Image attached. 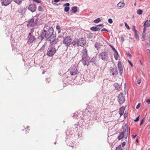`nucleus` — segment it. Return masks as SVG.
Wrapping results in <instances>:
<instances>
[{"instance_id":"obj_1","label":"nucleus","mask_w":150,"mask_h":150,"mask_svg":"<svg viewBox=\"0 0 150 150\" xmlns=\"http://www.w3.org/2000/svg\"><path fill=\"white\" fill-rule=\"evenodd\" d=\"M53 29L52 28H50L47 30H42L40 35L41 40H42L44 38H49L53 35Z\"/></svg>"},{"instance_id":"obj_2","label":"nucleus","mask_w":150,"mask_h":150,"mask_svg":"<svg viewBox=\"0 0 150 150\" xmlns=\"http://www.w3.org/2000/svg\"><path fill=\"white\" fill-rule=\"evenodd\" d=\"M82 57V62L84 65H87L88 63L89 57L87 56V51L86 49L82 50L81 52Z\"/></svg>"},{"instance_id":"obj_3","label":"nucleus","mask_w":150,"mask_h":150,"mask_svg":"<svg viewBox=\"0 0 150 150\" xmlns=\"http://www.w3.org/2000/svg\"><path fill=\"white\" fill-rule=\"evenodd\" d=\"M48 41L50 44V46L52 47H53V46H54L55 45H56L58 42L57 39L56 38V36L54 34H53L52 37L51 36L49 38Z\"/></svg>"},{"instance_id":"obj_4","label":"nucleus","mask_w":150,"mask_h":150,"mask_svg":"<svg viewBox=\"0 0 150 150\" xmlns=\"http://www.w3.org/2000/svg\"><path fill=\"white\" fill-rule=\"evenodd\" d=\"M50 47L47 51V55L48 56L52 57L54 55L57 49H56L55 46L54 47L50 46Z\"/></svg>"},{"instance_id":"obj_5","label":"nucleus","mask_w":150,"mask_h":150,"mask_svg":"<svg viewBox=\"0 0 150 150\" xmlns=\"http://www.w3.org/2000/svg\"><path fill=\"white\" fill-rule=\"evenodd\" d=\"M99 57L104 61L108 60V56L106 52H103L100 53L99 54Z\"/></svg>"},{"instance_id":"obj_6","label":"nucleus","mask_w":150,"mask_h":150,"mask_svg":"<svg viewBox=\"0 0 150 150\" xmlns=\"http://www.w3.org/2000/svg\"><path fill=\"white\" fill-rule=\"evenodd\" d=\"M70 73L71 75H74L77 74L78 71L76 65H74L69 69Z\"/></svg>"},{"instance_id":"obj_7","label":"nucleus","mask_w":150,"mask_h":150,"mask_svg":"<svg viewBox=\"0 0 150 150\" xmlns=\"http://www.w3.org/2000/svg\"><path fill=\"white\" fill-rule=\"evenodd\" d=\"M71 39L70 37H66L63 41V43L66 46L68 47L70 45Z\"/></svg>"},{"instance_id":"obj_8","label":"nucleus","mask_w":150,"mask_h":150,"mask_svg":"<svg viewBox=\"0 0 150 150\" xmlns=\"http://www.w3.org/2000/svg\"><path fill=\"white\" fill-rule=\"evenodd\" d=\"M118 101L120 104H122L125 101V98L123 93H121L118 95Z\"/></svg>"},{"instance_id":"obj_9","label":"nucleus","mask_w":150,"mask_h":150,"mask_svg":"<svg viewBox=\"0 0 150 150\" xmlns=\"http://www.w3.org/2000/svg\"><path fill=\"white\" fill-rule=\"evenodd\" d=\"M110 73L113 77H115L118 74V71L116 68H112L110 69Z\"/></svg>"},{"instance_id":"obj_10","label":"nucleus","mask_w":150,"mask_h":150,"mask_svg":"<svg viewBox=\"0 0 150 150\" xmlns=\"http://www.w3.org/2000/svg\"><path fill=\"white\" fill-rule=\"evenodd\" d=\"M86 43V41L83 38H79L78 40V45L83 46L85 45Z\"/></svg>"},{"instance_id":"obj_11","label":"nucleus","mask_w":150,"mask_h":150,"mask_svg":"<svg viewBox=\"0 0 150 150\" xmlns=\"http://www.w3.org/2000/svg\"><path fill=\"white\" fill-rule=\"evenodd\" d=\"M28 38L29 39L28 41V43L29 44L32 43L35 39V38L31 35V33L29 34Z\"/></svg>"},{"instance_id":"obj_12","label":"nucleus","mask_w":150,"mask_h":150,"mask_svg":"<svg viewBox=\"0 0 150 150\" xmlns=\"http://www.w3.org/2000/svg\"><path fill=\"white\" fill-rule=\"evenodd\" d=\"M36 6L34 4H31L28 6V9L32 12H34L36 10Z\"/></svg>"},{"instance_id":"obj_13","label":"nucleus","mask_w":150,"mask_h":150,"mask_svg":"<svg viewBox=\"0 0 150 150\" xmlns=\"http://www.w3.org/2000/svg\"><path fill=\"white\" fill-rule=\"evenodd\" d=\"M2 6H6L9 5L11 3L10 0H1Z\"/></svg>"},{"instance_id":"obj_14","label":"nucleus","mask_w":150,"mask_h":150,"mask_svg":"<svg viewBox=\"0 0 150 150\" xmlns=\"http://www.w3.org/2000/svg\"><path fill=\"white\" fill-rule=\"evenodd\" d=\"M36 23L35 22L34 19H31L28 22L27 24L28 27L33 26L35 25Z\"/></svg>"},{"instance_id":"obj_15","label":"nucleus","mask_w":150,"mask_h":150,"mask_svg":"<svg viewBox=\"0 0 150 150\" xmlns=\"http://www.w3.org/2000/svg\"><path fill=\"white\" fill-rule=\"evenodd\" d=\"M127 130L128 131V129L127 128H126V129H125L124 131L121 132L120 133V135L118 136V139L119 140L122 139L124 137V134Z\"/></svg>"},{"instance_id":"obj_16","label":"nucleus","mask_w":150,"mask_h":150,"mask_svg":"<svg viewBox=\"0 0 150 150\" xmlns=\"http://www.w3.org/2000/svg\"><path fill=\"white\" fill-rule=\"evenodd\" d=\"M125 5V4L124 2H120L117 4V6L118 8H122Z\"/></svg>"},{"instance_id":"obj_17","label":"nucleus","mask_w":150,"mask_h":150,"mask_svg":"<svg viewBox=\"0 0 150 150\" xmlns=\"http://www.w3.org/2000/svg\"><path fill=\"white\" fill-rule=\"evenodd\" d=\"M125 110V108L124 107H121L120 108L119 113L121 116L124 113Z\"/></svg>"},{"instance_id":"obj_18","label":"nucleus","mask_w":150,"mask_h":150,"mask_svg":"<svg viewBox=\"0 0 150 150\" xmlns=\"http://www.w3.org/2000/svg\"><path fill=\"white\" fill-rule=\"evenodd\" d=\"M100 28H99V27H93L91 28L90 29L92 31H97L100 30Z\"/></svg>"},{"instance_id":"obj_19","label":"nucleus","mask_w":150,"mask_h":150,"mask_svg":"<svg viewBox=\"0 0 150 150\" xmlns=\"http://www.w3.org/2000/svg\"><path fill=\"white\" fill-rule=\"evenodd\" d=\"M26 11V10L24 8H21L20 10H18L19 13H21L22 15Z\"/></svg>"},{"instance_id":"obj_20","label":"nucleus","mask_w":150,"mask_h":150,"mask_svg":"<svg viewBox=\"0 0 150 150\" xmlns=\"http://www.w3.org/2000/svg\"><path fill=\"white\" fill-rule=\"evenodd\" d=\"M114 86L115 87L116 89L117 90L119 89L120 88V86L117 83H115L114 84Z\"/></svg>"},{"instance_id":"obj_21","label":"nucleus","mask_w":150,"mask_h":150,"mask_svg":"<svg viewBox=\"0 0 150 150\" xmlns=\"http://www.w3.org/2000/svg\"><path fill=\"white\" fill-rule=\"evenodd\" d=\"M114 56L115 59L116 60H117L118 58L119 55L117 51H115V52L114 54Z\"/></svg>"},{"instance_id":"obj_22","label":"nucleus","mask_w":150,"mask_h":150,"mask_svg":"<svg viewBox=\"0 0 150 150\" xmlns=\"http://www.w3.org/2000/svg\"><path fill=\"white\" fill-rule=\"evenodd\" d=\"M150 26V23L147 20L144 23V27H149Z\"/></svg>"},{"instance_id":"obj_23","label":"nucleus","mask_w":150,"mask_h":150,"mask_svg":"<svg viewBox=\"0 0 150 150\" xmlns=\"http://www.w3.org/2000/svg\"><path fill=\"white\" fill-rule=\"evenodd\" d=\"M78 40L76 39L74 40L72 42L73 45L74 46H76L77 45H78Z\"/></svg>"},{"instance_id":"obj_24","label":"nucleus","mask_w":150,"mask_h":150,"mask_svg":"<svg viewBox=\"0 0 150 150\" xmlns=\"http://www.w3.org/2000/svg\"><path fill=\"white\" fill-rule=\"evenodd\" d=\"M23 0H13L18 5H20L21 3Z\"/></svg>"},{"instance_id":"obj_25","label":"nucleus","mask_w":150,"mask_h":150,"mask_svg":"<svg viewBox=\"0 0 150 150\" xmlns=\"http://www.w3.org/2000/svg\"><path fill=\"white\" fill-rule=\"evenodd\" d=\"M77 7L74 6L71 8V11L75 13L77 11Z\"/></svg>"},{"instance_id":"obj_26","label":"nucleus","mask_w":150,"mask_h":150,"mask_svg":"<svg viewBox=\"0 0 150 150\" xmlns=\"http://www.w3.org/2000/svg\"><path fill=\"white\" fill-rule=\"evenodd\" d=\"M87 38L88 39H92L93 37V34L91 33H89L87 35Z\"/></svg>"},{"instance_id":"obj_27","label":"nucleus","mask_w":150,"mask_h":150,"mask_svg":"<svg viewBox=\"0 0 150 150\" xmlns=\"http://www.w3.org/2000/svg\"><path fill=\"white\" fill-rule=\"evenodd\" d=\"M100 21H101V20L100 19V18H97L95 20H94L93 21V22L95 23H97L100 22Z\"/></svg>"},{"instance_id":"obj_28","label":"nucleus","mask_w":150,"mask_h":150,"mask_svg":"<svg viewBox=\"0 0 150 150\" xmlns=\"http://www.w3.org/2000/svg\"><path fill=\"white\" fill-rule=\"evenodd\" d=\"M120 74V75H122V71H123V69L122 67H121L119 68H118Z\"/></svg>"},{"instance_id":"obj_29","label":"nucleus","mask_w":150,"mask_h":150,"mask_svg":"<svg viewBox=\"0 0 150 150\" xmlns=\"http://www.w3.org/2000/svg\"><path fill=\"white\" fill-rule=\"evenodd\" d=\"M95 46L97 49H99L100 48V44L96 42L95 44Z\"/></svg>"},{"instance_id":"obj_30","label":"nucleus","mask_w":150,"mask_h":150,"mask_svg":"<svg viewBox=\"0 0 150 150\" xmlns=\"http://www.w3.org/2000/svg\"><path fill=\"white\" fill-rule=\"evenodd\" d=\"M117 67L118 68L122 67L121 62L119 61L117 64Z\"/></svg>"},{"instance_id":"obj_31","label":"nucleus","mask_w":150,"mask_h":150,"mask_svg":"<svg viewBox=\"0 0 150 150\" xmlns=\"http://www.w3.org/2000/svg\"><path fill=\"white\" fill-rule=\"evenodd\" d=\"M115 150H122V148L121 145H120L118 147H117Z\"/></svg>"},{"instance_id":"obj_32","label":"nucleus","mask_w":150,"mask_h":150,"mask_svg":"<svg viewBox=\"0 0 150 150\" xmlns=\"http://www.w3.org/2000/svg\"><path fill=\"white\" fill-rule=\"evenodd\" d=\"M137 12L138 14L140 15L142 13V10L139 9L137 10Z\"/></svg>"},{"instance_id":"obj_33","label":"nucleus","mask_w":150,"mask_h":150,"mask_svg":"<svg viewBox=\"0 0 150 150\" xmlns=\"http://www.w3.org/2000/svg\"><path fill=\"white\" fill-rule=\"evenodd\" d=\"M69 9V7L68 6H66L64 8V10L66 12H68Z\"/></svg>"},{"instance_id":"obj_34","label":"nucleus","mask_w":150,"mask_h":150,"mask_svg":"<svg viewBox=\"0 0 150 150\" xmlns=\"http://www.w3.org/2000/svg\"><path fill=\"white\" fill-rule=\"evenodd\" d=\"M134 36L136 38V39L137 40H138L139 38V35L137 33L134 34Z\"/></svg>"},{"instance_id":"obj_35","label":"nucleus","mask_w":150,"mask_h":150,"mask_svg":"<svg viewBox=\"0 0 150 150\" xmlns=\"http://www.w3.org/2000/svg\"><path fill=\"white\" fill-rule=\"evenodd\" d=\"M125 27H126V28L128 30L129 29H130V28L129 27V26H128V25H127V23L126 22H125Z\"/></svg>"},{"instance_id":"obj_36","label":"nucleus","mask_w":150,"mask_h":150,"mask_svg":"<svg viewBox=\"0 0 150 150\" xmlns=\"http://www.w3.org/2000/svg\"><path fill=\"white\" fill-rule=\"evenodd\" d=\"M108 22L110 23H112L113 22L111 18H109L108 19Z\"/></svg>"},{"instance_id":"obj_37","label":"nucleus","mask_w":150,"mask_h":150,"mask_svg":"<svg viewBox=\"0 0 150 150\" xmlns=\"http://www.w3.org/2000/svg\"><path fill=\"white\" fill-rule=\"evenodd\" d=\"M45 46H46V45L45 44H44L40 49V50L41 51H43L44 50V49Z\"/></svg>"},{"instance_id":"obj_38","label":"nucleus","mask_w":150,"mask_h":150,"mask_svg":"<svg viewBox=\"0 0 150 150\" xmlns=\"http://www.w3.org/2000/svg\"><path fill=\"white\" fill-rule=\"evenodd\" d=\"M69 3H67L66 4H64L63 5V6H69Z\"/></svg>"},{"instance_id":"obj_39","label":"nucleus","mask_w":150,"mask_h":150,"mask_svg":"<svg viewBox=\"0 0 150 150\" xmlns=\"http://www.w3.org/2000/svg\"><path fill=\"white\" fill-rule=\"evenodd\" d=\"M38 10L39 11H42L43 10V8L41 6H39L38 7Z\"/></svg>"},{"instance_id":"obj_40","label":"nucleus","mask_w":150,"mask_h":150,"mask_svg":"<svg viewBox=\"0 0 150 150\" xmlns=\"http://www.w3.org/2000/svg\"><path fill=\"white\" fill-rule=\"evenodd\" d=\"M110 47H112V50H113L114 51H117V50H116L115 49L114 47L112 46V45H110Z\"/></svg>"},{"instance_id":"obj_41","label":"nucleus","mask_w":150,"mask_h":150,"mask_svg":"<svg viewBox=\"0 0 150 150\" xmlns=\"http://www.w3.org/2000/svg\"><path fill=\"white\" fill-rule=\"evenodd\" d=\"M105 31L108 32L109 31L107 29L105 28H104L101 30V31H102V32L103 31Z\"/></svg>"},{"instance_id":"obj_42","label":"nucleus","mask_w":150,"mask_h":150,"mask_svg":"<svg viewBox=\"0 0 150 150\" xmlns=\"http://www.w3.org/2000/svg\"><path fill=\"white\" fill-rule=\"evenodd\" d=\"M139 116L137 117L136 119L134 120V121L135 122H137L139 121Z\"/></svg>"},{"instance_id":"obj_43","label":"nucleus","mask_w":150,"mask_h":150,"mask_svg":"<svg viewBox=\"0 0 150 150\" xmlns=\"http://www.w3.org/2000/svg\"><path fill=\"white\" fill-rule=\"evenodd\" d=\"M34 1L37 2L38 3H40L41 2V1L40 0H33Z\"/></svg>"},{"instance_id":"obj_44","label":"nucleus","mask_w":150,"mask_h":150,"mask_svg":"<svg viewBox=\"0 0 150 150\" xmlns=\"http://www.w3.org/2000/svg\"><path fill=\"white\" fill-rule=\"evenodd\" d=\"M140 106V104L139 103L136 106V108L137 109H138Z\"/></svg>"},{"instance_id":"obj_45","label":"nucleus","mask_w":150,"mask_h":150,"mask_svg":"<svg viewBox=\"0 0 150 150\" xmlns=\"http://www.w3.org/2000/svg\"><path fill=\"white\" fill-rule=\"evenodd\" d=\"M96 59L95 58H92L91 60V61L93 62H94L95 61Z\"/></svg>"},{"instance_id":"obj_46","label":"nucleus","mask_w":150,"mask_h":150,"mask_svg":"<svg viewBox=\"0 0 150 150\" xmlns=\"http://www.w3.org/2000/svg\"><path fill=\"white\" fill-rule=\"evenodd\" d=\"M128 62L131 65L132 67L133 66V64L131 62H130L129 60H128Z\"/></svg>"},{"instance_id":"obj_47","label":"nucleus","mask_w":150,"mask_h":150,"mask_svg":"<svg viewBox=\"0 0 150 150\" xmlns=\"http://www.w3.org/2000/svg\"><path fill=\"white\" fill-rule=\"evenodd\" d=\"M126 142H123L122 143V146L123 147L124 146H125Z\"/></svg>"},{"instance_id":"obj_48","label":"nucleus","mask_w":150,"mask_h":150,"mask_svg":"<svg viewBox=\"0 0 150 150\" xmlns=\"http://www.w3.org/2000/svg\"><path fill=\"white\" fill-rule=\"evenodd\" d=\"M144 118H143L141 121L140 122V125H142V124H143V122L144 121Z\"/></svg>"},{"instance_id":"obj_49","label":"nucleus","mask_w":150,"mask_h":150,"mask_svg":"<svg viewBox=\"0 0 150 150\" xmlns=\"http://www.w3.org/2000/svg\"><path fill=\"white\" fill-rule=\"evenodd\" d=\"M56 28L57 30H59L60 29V27L59 25H57L56 26Z\"/></svg>"},{"instance_id":"obj_50","label":"nucleus","mask_w":150,"mask_h":150,"mask_svg":"<svg viewBox=\"0 0 150 150\" xmlns=\"http://www.w3.org/2000/svg\"><path fill=\"white\" fill-rule=\"evenodd\" d=\"M97 26H101L102 27H103L104 26V25L103 24H100V25H97Z\"/></svg>"},{"instance_id":"obj_51","label":"nucleus","mask_w":150,"mask_h":150,"mask_svg":"<svg viewBox=\"0 0 150 150\" xmlns=\"http://www.w3.org/2000/svg\"><path fill=\"white\" fill-rule=\"evenodd\" d=\"M132 29L133 31H134L136 29L135 28V26L133 25L132 26Z\"/></svg>"},{"instance_id":"obj_52","label":"nucleus","mask_w":150,"mask_h":150,"mask_svg":"<svg viewBox=\"0 0 150 150\" xmlns=\"http://www.w3.org/2000/svg\"><path fill=\"white\" fill-rule=\"evenodd\" d=\"M141 82V80H139V81H137V83L138 84H140Z\"/></svg>"},{"instance_id":"obj_53","label":"nucleus","mask_w":150,"mask_h":150,"mask_svg":"<svg viewBox=\"0 0 150 150\" xmlns=\"http://www.w3.org/2000/svg\"><path fill=\"white\" fill-rule=\"evenodd\" d=\"M146 102L148 104H149L150 103V99L147 100H146Z\"/></svg>"},{"instance_id":"obj_54","label":"nucleus","mask_w":150,"mask_h":150,"mask_svg":"<svg viewBox=\"0 0 150 150\" xmlns=\"http://www.w3.org/2000/svg\"><path fill=\"white\" fill-rule=\"evenodd\" d=\"M121 40L122 42H123L124 41V39L123 37H122L121 38Z\"/></svg>"},{"instance_id":"obj_55","label":"nucleus","mask_w":150,"mask_h":150,"mask_svg":"<svg viewBox=\"0 0 150 150\" xmlns=\"http://www.w3.org/2000/svg\"><path fill=\"white\" fill-rule=\"evenodd\" d=\"M127 56H129V57H132V55L131 54H130L129 53H128L127 54Z\"/></svg>"},{"instance_id":"obj_56","label":"nucleus","mask_w":150,"mask_h":150,"mask_svg":"<svg viewBox=\"0 0 150 150\" xmlns=\"http://www.w3.org/2000/svg\"><path fill=\"white\" fill-rule=\"evenodd\" d=\"M132 136H133V139H134L136 137L137 134H135L134 135V134H133Z\"/></svg>"},{"instance_id":"obj_57","label":"nucleus","mask_w":150,"mask_h":150,"mask_svg":"<svg viewBox=\"0 0 150 150\" xmlns=\"http://www.w3.org/2000/svg\"><path fill=\"white\" fill-rule=\"evenodd\" d=\"M60 1V0H54V2L55 3H57Z\"/></svg>"},{"instance_id":"obj_58","label":"nucleus","mask_w":150,"mask_h":150,"mask_svg":"<svg viewBox=\"0 0 150 150\" xmlns=\"http://www.w3.org/2000/svg\"><path fill=\"white\" fill-rule=\"evenodd\" d=\"M145 36V32H144V31H143L142 33V36L143 37H144Z\"/></svg>"},{"instance_id":"obj_59","label":"nucleus","mask_w":150,"mask_h":150,"mask_svg":"<svg viewBox=\"0 0 150 150\" xmlns=\"http://www.w3.org/2000/svg\"><path fill=\"white\" fill-rule=\"evenodd\" d=\"M134 31L135 34L137 33H138L137 31V30L136 29L134 30Z\"/></svg>"},{"instance_id":"obj_60","label":"nucleus","mask_w":150,"mask_h":150,"mask_svg":"<svg viewBox=\"0 0 150 150\" xmlns=\"http://www.w3.org/2000/svg\"><path fill=\"white\" fill-rule=\"evenodd\" d=\"M127 116V115L125 113L124 115V117L125 118H126Z\"/></svg>"},{"instance_id":"obj_61","label":"nucleus","mask_w":150,"mask_h":150,"mask_svg":"<svg viewBox=\"0 0 150 150\" xmlns=\"http://www.w3.org/2000/svg\"><path fill=\"white\" fill-rule=\"evenodd\" d=\"M146 27H144V28L143 29V31H144V32H145V29H146Z\"/></svg>"},{"instance_id":"obj_62","label":"nucleus","mask_w":150,"mask_h":150,"mask_svg":"<svg viewBox=\"0 0 150 150\" xmlns=\"http://www.w3.org/2000/svg\"><path fill=\"white\" fill-rule=\"evenodd\" d=\"M147 51H149V54H150V50H149V49H148L147 50Z\"/></svg>"},{"instance_id":"obj_63","label":"nucleus","mask_w":150,"mask_h":150,"mask_svg":"<svg viewBox=\"0 0 150 150\" xmlns=\"http://www.w3.org/2000/svg\"><path fill=\"white\" fill-rule=\"evenodd\" d=\"M136 142H137V143L138 142V139H136Z\"/></svg>"},{"instance_id":"obj_64","label":"nucleus","mask_w":150,"mask_h":150,"mask_svg":"<svg viewBox=\"0 0 150 150\" xmlns=\"http://www.w3.org/2000/svg\"><path fill=\"white\" fill-rule=\"evenodd\" d=\"M73 116H74V117H77V116H76V115H75H75H74Z\"/></svg>"}]
</instances>
